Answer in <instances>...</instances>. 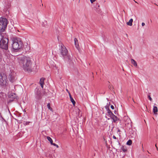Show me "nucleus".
Returning <instances> with one entry per match:
<instances>
[{
    "label": "nucleus",
    "mask_w": 158,
    "mask_h": 158,
    "mask_svg": "<svg viewBox=\"0 0 158 158\" xmlns=\"http://www.w3.org/2000/svg\"><path fill=\"white\" fill-rule=\"evenodd\" d=\"M19 62L20 66L25 71L31 72L32 70V63L30 58L26 56L19 57Z\"/></svg>",
    "instance_id": "nucleus-1"
},
{
    "label": "nucleus",
    "mask_w": 158,
    "mask_h": 158,
    "mask_svg": "<svg viewBox=\"0 0 158 158\" xmlns=\"http://www.w3.org/2000/svg\"><path fill=\"white\" fill-rule=\"evenodd\" d=\"M12 50L17 52L21 49L22 46V42L19 38H14L12 39Z\"/></svg>",
    "instance_id": "nucleus-2"
},
{
    "label": "nucleus",
    "mask_w": 158,
    "mask_h": 158,
    "mask_svg": "<svg viewBox=\"0 0 158 158\" xmlns=\"http://www.w3.org/2000/svg\"><path fill=\"white\" fill-rule=\"evenodd\" d=\"M2 38L0 41V48L2 49L7 50L8 49V39L7 35L5 33L1 34Z\"/></svg>",
    "instance_id": "nucleus-3"
},
{
    "label": "nucleus",
    "mask_w": 158,
    "mask_h": 158,
    "mask_svg": "<svg viewBox=\"0 0 158 158\" xmlns=\"http://www.w3.org/2000/svg\"><path fill=\"white\" fill-rule=\"evenodd\" d=\"M60 50L61 54L65 60H67L69 61L71 60V57L68 55L67 50L63 44L61 45Z\"/></svg>",
    "instance_id": "nucleus-4"
},
{
    "label": "nucleus",
    "mask_w": 158,
    "mask_h": 158,
    "mask_svg": "<svg viewBox=\"0 0 158 158\" xmlns=\"http://www.w3.org/2000/svg\"><path fill=\"white\" fill-rule=\"evenodd\" d=\"M8 24L7 20L5 18H0V34L4 33Z\"/></svg>",
    "instance_id": "nucleus-5"
},
{
    "label": "nucleus",
    "mask_w": 158,
    "mask_h": 158,
    "mask_svg": "<svg viewBox=\"0 0 158 158\" xmlns=\"http://www.w3.org/2000/svg\"><path fill=\"white\" fill-rule=\"evenodd\" d=\"M7 76L4 73L0 74V85L2 86H6L7 82Z\"/></svg>",
    "instance_id": "nucleus-6"
},
{
    "label": "nucleus",
    "mask_w": 158,
    "mask_h": 158,
    "mask_svg": "<svg viewBox=\"0 0 158 158\" xmlns=\"http://www.w3.org/2000/svg\"><path fill=\"white\" fill-rule=\"evenodd\" d=\"M9 79L10 81L11 82H14L16 79V73L14 72H11L9 76Z\"/></svg>",
    "instance_id": "nucleus-7"
},
{
    "label": "nucleus",
    "mask_w": 158,
    "mask_h": 158,
    "mask_svg": "<svg viewBox=\"0 0 158 158\" xmlns=\"http://www.w3.org/2000/svg\"><path fill=\"white\" fill-rule=\"evenodd\" d=\"M35 97L37 99H40L41 98V94L40 90L38 89H36L35 90Z\"/></svg>",
    "instance_id": "nucleus-8"
},
{
    "label": "nucleus",
    "mask_w": 158,
    "mask_h": 158,
    "mask_svg": "<svg viewBox=\"0 0 158 158\" xmlns=\"http://www.w3.org/2000/svg\"><path fill=\"white\" fill-rule=\"evenodd\" d=\"M111 118L113 120V122L114 123H116L117 121L119 120L118 118H117V117L114 115L113 116H112V117H111Z\"/></svg>",
    "instance_id": "nucleus-9"
},
{
    "label": "nucleus",
    "mask_w": 158,
    "mask_h": 158,
    "mask_svg": "<svg viewBox=\"0 0 158 158\" xmlns=\"http://www.w3.org/2000/svg\"><path fill=\"white\" fill-rule=\"evenodd\" d=\"M8 96L10 98H15L17 96L15 94L9 93L8 94Z\"/></svg>",
    "instance_id": "nucleus-10"
},
{
    "label": "nucleus",
    "mask_w": 158,
    "mask_h": 158,
    "mask_svg": "<svg viewBox=\"0 0 158 158\" xmlns=\"http://www.w3.org/2000/svg\"><path fill=\"white\" fill-rule=\"evenodd\" d=\"M44 78H42L40 79V86L42 88H43L44 87Z\"/></svg>",
    "instance_id": "nucleus-11"
},
{
    "label": "nucleus",
    "mask_w": 158,
    "mask_h": 158,
    "mask_svg": "<svg viewBox=\"0 0 158 158\" xmlns=\"http://www.w3.org/2000/svg\"><path fill=\"white\" fill-rule=\"evenodd\" d=\"M74 43L76 47L78 49L79 47V45L78 42V40L76 38H75L74 40Z\"/></svg>",
    "instance_id": "nucleus-12"
},
{
    "label": "nucleus",
    "mask_w": 158,
    "mask_h": 158,
    "mask_svg": "<svg viewBox=\"0 0 158 158\" xmlns=\"http://www.w3.org/2000/svg\"><path fill=\"white\" fill-rule=\"evenodd\" d=\"M153 112L155 114H157L158 108L156 106H154L153 109Z\"/></svg>",
    "instance_id": "nucleus-13"
},
{
    "label": "nucleus",
    "mask_w": 158,
    "mask_h": 158,
    "mask_svg": "<svg viewBox=\"0 0 158 158\" xmlns=\"http://www.w3.org/2000/svg\"><path fill=\"white\" fill-rule=\"evenodd\" d=\"M69 94V97L70 98V101H71L72 102L74 106L75 105V102L74 101V100L73 99L72 97L71 96V95L70 94V93L69 92H68Z\"/></svg>",
    "instance_id": "nucleus-14"
},
{
    "label": "nucleus",
    "mask_w": 158,
    "mask_h": 158,
    "mask_svg": "<svg viewBox=\"0 0 158 158\" xmlns=\"http://www.w3.org/2000/svg\"><path fill=\"white\" fill-rule=\"evenodd\" d=\"M107 113L108 114V115L110 118L114 115L109 108L107 109Z\"/></svg>",
    "instance_id": "nucleus-15"
},
{
    "label": "nucleus",
    "mask_w": 158,
    "mask_h": 158,
    "mask_svg": "<svg viewBox=\"0 0 158 158\" xmlns=\"http://www.w3.org/2000/svg\"><path fill=\"white\" fill-rule=\"evenodd\" d=\"M133 22V19H131L127 23V24L128 25L130 26H131L132 25V22Z\"/></svg>",
    "instance_id": "nucleus-16"
},
{
    "label": "nucleus",
    "mask_w": 158,
    "mask_h": 158,
    "mask_svg": "<svg viewBox=\"0 0 158 158\" xmlns=\"http://www.w3.org/2000/svg\"><path fill=\"white\" fill-rule=\"evenodd\" d=\"M131 63L133 64L135 66H137V63L135 61V60L133 59H131Z\"/></svg>",
    "instance_id": "nucleus-17"
},
{
    "label": "nucleus",
    "mask_w": 158,
    "mask_h": 158,
    "mask_svg": "<svg viewBox=\"0 0 158 158\" xmlns=\"http://www.w3.org/2000/svg\"><path fill=\"white\" fill-rule=\"evenodd\" d=\"M47 139L50 142L51 144L53 142L52 139L49 136H47Z\"/></svg>",
    "instance_id": "nucleus-18"
},
{
    "label": "nucleus",
    "mask_w": 158,
    "mask_h": 158,
    "mask_svg": "<svg viewBox=\"0 0 158 158\" xmlns=\"http://www.w3.org/2000/svg\"><path fill=\"white\" fill-rule=\"evenodd\" d=\"M132 143V141L129 139L127 143V144L128 145H130Z\"/></svg>",
    "instance_id": "nucleus-19"
},
{
    "label": "nucleus",
    "mask_w": 158,
    "mask_h": 158,
    "mask_svg": "<svg viewBox=\"0 0 158 158\" xmlns=\"http://www.w3.org/2000/svg\"><path fill=\"white\" fill-rule=\"evenodd\" d=\"M47 107L48 109L49 110H52V108L50 107V104L49 103H48L47 104Z\"/></svg>",
    "instance_id": "nucleus-20"
},
{
    "label": "nucleus",
    "mask_w": 158,
    "mask_h": 158,
    "mask_svg": "<svg viewBox=\"0 0 158 158\" xmlns=\"http://www.w3.org/2000/svg\"><path fill=\"white\" fill-rule=\"evenodd\" d=\"M121 149L124 152H126L127 151V148H124L123 147Z\"/></svg>",
    "instance_id": "nucleus-21"
},
{
    "label": "nucleus",
    "mask_w": 158,
    "mask_h": 158,
    "mask_svg": "<svg viewBox=\"0 0 158 158\" xmlns=\"http://www.w3.org/2000/svg\"><path fill=\"white\" fill-rule=\"evenodd\" d=\"M148 98L149 100L150 101H152V98H151L150 96V95H148Z\"/></svg>",
    "instance_id": "nucleus-22"
},
{
    "label": "nucleus",
    "mask_w": 158,
    "mask_h": 158,
    "mask_svg": "<svg viewBox=\"0 0 158 158\" xmlns=\"http://www.w3.org/2000/svg\"><path fill=\"white\" fill-rule=\"evenodd\" d=\"M90 1L91 3H93L95 1V0H90Z\"/></svg>",
    "instance_id": "nucleus-23"
},
{
    "label": "nucleus",
    "mask_w": 158,
    "mask_h": 158,
    "mask_svg": "<svg viewBox=\"0 0 158 158\" xmlns=\"http://www.w3.org/2000/svg\"><path fill=\"white\" fill-rule=\"evenodd\" d=\"M111 108L112 109H114V106H113L112 105H111Z\"/></svg>",
    "instance_id": "nucleus-24"
},
{
    "label": "nucleus",
    "mask_w": 158,
    "mask_h": 158,
    "mask_svg": "<svg viewBox=\"0 0 158 158\" xmlns=\"http://www.w3.org/2000/svg\"><path fill=\"white\" fill-rule=\"evenodd\" d=\"M108 88H109L111 90V86L110 85H109L108 86Z\"/></svg>",
    "instance_id": "nucleus-25"
},
{
    "label": "nucleus",
    "mask_w": 158,
    "mask_h": 158,
    "mask_svg": "<svg viewBox=\"0 0 158 158\" xmlns=\"http://www.w3.org/2000/svg\"><path fill=\"white\" fill-rule=\"evenodd\" d=\"M51 144L52 145H53L54 146H56V144L55 143H53V142H52V143H51Z\"/></svg>",
    "instance_id": "nucleus-26"
},
{
    "label": "nucleus",
    "mask_w": 158,
    "mask_h": 158,
    "mask_svg": "<svg viewBox=\"0 0 158 158\" xmlns=\"http://www.w3.org/2000/svg\"><path fill=\"white\" fill-rule=\"evenodd\" d=\"M145 24L144 23H142V26H143L145 25Z\"/></svg>",
    "instance_id": "nucleus-27"
},
{
    "label": "nucleus",
    "mask_w": 158,
    "mask_h": 158,
    "mask_svg": "<svg viewBox=\"0 0 158 158\" xmlns=\"http://www.w3.org/2000/svg\"><path fill=\"white\" fill-rule=\"evenodd\" d=\"M113 137L114 139H116V137L114 135H113Z\"/></svg>",
    "instance_id": "nucleus-28"
},
{
    "label": "nucleus",
    "mask_w": 158,
    "mask_h": 158,
    "mask_svg": "<svg viewBox=\"0 0 158 158\" xmlns=\"http://www.w3.org/2000/svg\"><path fill=\"white\" fill-rule=\"evenodd\" d=\"M56 146L57 148H59V146L57 144H56V146Z\"/></svg>",
    "instance_id": "nucleus-29"
},
{
    "label": "nucleus",
    "mask_w": 158,
    "mask_h": 158,
    "mask_svg": "<svg viewBox=\"0 0 158 158\" xmlns=\"http://www.w3.org/2000/svg\"><path fill=\"white\" fill-rule=\"evenodd\" d=\"M155 146H156V147H157V146H156V145H155Z\"/></svg>",
    "instance_id": "nucleus-30"
},
{
    "label": "nucleus",
    "mask_w": 158,
    "mask_h": 158,
    "mask_svg": "<svg viewBox=\"0 0 158 158\" xmlns=\"http://www.w3.org/2000/svg\"><path fill=\"white\" fill-rule=\"evenodd\" d=\"M134 1L135 2H136V3H137V2H136V1H135V0H134Z\"/></svg>",
    "instance_id": "nucleus-31"
},
{
    "label": "nucleus",
    "mask_w": 158,
    "mask_h": 158,
    "mask_svg": "<svg viewBox=\"0 0 158 158\" xmlns=\"http://www.w3.org/2000/svg\"><path fill=\"white\" fill-rule=\"evenodd\" d=\"M66 91H67L68 92V90L67 89H66Z\"/></svg>",
    "instance_id": "nucleus-32"
},
{
    "label": "nucleus",
    "mask_w": 158,
    "mask_h": 158,
    "mask_svg": "<svg viewBox=\"0 0 158 158\" xmlns=\"http://www.w3.org/2000/svg\"><path fill=\"white\" fill-rule=\"evenodd\" d=\"M156 149H157V150H158V148H157V147H156Z\"/></svg>",
    "instance_id": "nucleus-33"
},
{
    "label": "nucleus",
    "mask_w": 158,
    "mask_h": 158,
    "mask_svg": "<svg viewBox=\"0 0 158 158\" xmlns=\"http://www.w3.org/2000/svg\"><path fill=\"white\" fill-rule=\"evenodd\" d=\"M128 119V121H129V119Z\"/></svg>",
    "instance_id": "nucleus-34"
},
{
    "label": "nucleus",
    "mask_w": 158,
    "mask_h": 158,
    "mask_svg": "<svg viewBox=\"0 0 158 158\" xmlns=\"http://www.w3.org/2000/svg\"><path fill=\"white\" fill-rule=\"evenodd\" d=\"M142 148H143V145H142Z\"/></svg>",
    "instance_id": "nucleus-35"
},
{
    "label": "nucleus",
    "mask_w": 158,
    "mask_h": 158,
    "mask_svg": "<svg viewBox=\"0 0 158 158\" xmlns=\"http://www.w3.org/2000/svg\"><path fill=\"white\" fill-rule=\"evenodd\" d=\"M112 88H113V86H112Z\"/></svg>",
    "instance_id": "nucleus-36"
}]
</instances>
